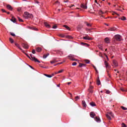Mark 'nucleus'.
Listing matches in <instances>:
<instances>
[{
	"label": "nucleus",
	"instance_id": "obj_1",
	"mask_svg": "<svg viewBox=\"0 0 127 127\" xmlns=\"http://www.w3.org/2000/svg\"><path fill=\"white\" fill-rule=\"evenodd\" d=\"M23 16L24 18L27 19L28 18H32V17H33V15H32V14H30L27 12H25Z\"/></svg>",
	"mask_w": 127,
	"mask_h": 127
},
{
	"label": "nucleus",
	"instance_id": "obj_2",
	"mask_svg": "<svg viewBox=\"0 0 127 127\" xmlns=\"http://www.w3.org/2000/svg\"><path fill=\"white\" fill-rule=\"evenodd\" d=\"M27 55V57H28V58H29V59H30L31 60H32V61H35V62H38V63H40V61H39L38 60H37V59L35 58V57H32V54L30 55V57H29V56Z\"/></svg>",
	"mask_w": 127,
	"mask_h": 127
},
{
	"label": "nucleus",
	"instance_id": "obj_3",
	"mask_svg": "<svg viewBox=\"0 0 127 127\" xmlns=\"http://www.w3.org/2000/svg\"><path fill=\"white\" fill-rule=\"evenodd\" d=\"M114 38L116 39V40H117V41H121L122 40V37L120 35H116Z\"/></svg>",
	"mask_w": 127,
	"mask_h": 127
},
{
	"label": "nucleus",
	"instance_id": "obj_4",
	"mask_svg": "<svg viewBox=\"0 0 127 127\" xmlns=\"http://www.w3.org/2000/svg\"><path fill=\"white\" fill-rule=\"evenodd\" d=\"M68 58H69L70 60H71L72 61H77L76 59H73L75 57V56L72 55H69L68 56Z\"/></svg>",
	"mask_w": 127,
	"mask_h": 127
},
{
	"label": "nucleus",
	"instance_id": "obj_5",
	"mask_svg": "<svg viewBox=\"0 0 127 127\" xmlns=\"http://www.w3.org/2000/svg\"><path fill=\"white\" fill-rule=\"evenodd\" d=\"M22 46L23 47V48H25V49H28V45L27 44L23 43L22 44Z\"/></svg>",
	"mask_w": 127,
	"mask_h": 127
},
{
	"label": "nucleus",
	"instance_id": "obj_6",
	"mask_svg": "<svg viewBox=\"0 0 127 127\" xmlns=\"http://www.w3.org/2000/svg\"><path fill=\"white\" fill-rule=\"evenodd\" d=\"M15 45L17 47H18V48H19V49H20V50H21V51H22V52H23V53H24V51H23V50H22V49H21V48H20V47L19 46V44H18L15 43Z\"/></svg>",
	"mask_w": 127,
	"mask_h": 127
},
{
	"label": "nucleus",
	"instance_id": "obj_7",
	"mask_svg": "<svg viewBox=\"0 0 127 127\" xmlns=\"http://www.w3.org/2000/svg\"><path fill=\"white\" fill-rule=\"evenodd\" d=\"M80 6L82 8H84V9H87V8H88L87 7V3H86L85 4H81Z\"/></svg>",
	"mask_w": 127,
	"mask_h": 127
},
{
	"label": "nucleus",
	"instance_id": "obj_8",
	"mask_svg": "<svg viewBox=\"0 0 127 127\" xmlns=\"http://www.w3.org/2000/svg\"><path fill=\"white\" fill-rule=\"evenodd\" d=\"M84 26H83V25H79L77 27V30H78V31H80V30H81V29H82V28Z\"/></svg>",
	"mask_w": 127,
	"mask_h": 127
},
{
	"label": "nucleus",
	"instance_id": "obj_9",
	"mask_svg": "<svg viewBox=\"0 0 127 127\" xmlns=\"http://www.w3.org/2000/svg\"><path fill=\"white\" fill-rule=\"evenodd\" d=\"M104 63L106 68H108V69H110V68H111V66L109 65V64H108V62L105 61Z\"/></svg>",
	"mask_w": 127,
	"mask_h": 127
},
{
	"label": "nucleus",
	"instance_id": "obj_10",
	"mask_svg": "<svg viewBox=\"0 0 127 127\" xmlns=\"http://www.w3.org/2000/svg\"><path fill=\"white\" fill-rule=\"evenodd\" d=\"M104 41L105 43L109 44V43H110V41H111V40H110V39L108 37H106L104 39Z\"/></svg>",
	"mask_w": 127,
	"mask_h": 127
},
{
	"label": "nucleus",
	"instance_id": "obj_11",
	"mask_svg": "<svg viewBox=\"0 0 127 127\" xmlns=\"http://www.w3.org/2000/svg\"><path fill=\"white\" fill-rule=\"evenodd\" d=\"M6 8L9 10H12V9H13L12 7L11 6V5H10L9 4H7L6 5Z\"/></svg>",
	"mask_w": 127,
	"mask_h": 127
},
{
	"label": "nucleus",
	"instance_id": "obj_12",
	"mask_svg": "<svg viewBox=\"0 0 127 127\" xmlns=\"http://www.w3.org/2000/svg\"><path fill=\"white\" fill-rule=\"evenodd\" d=\"M83 39L85 40H92V38H90L89 36H86L85 37H83Z\"/></svg>",
	"mask_w": 127,
	"mask_h": 127
},
{
	"label": "nucleus",
	"instance_id": "obj_13",
	"mask_svg": "<svg viewBox=\"0 0 127 127\" xmlns=\"http://www.w3.org/2000/svg\"><path fill=\"white\" fill-rule=\"evenodd\" d=\"M113 63L115 67H118V66L119 65L118 64V62H117V61L116 60H113Z\"/></svg>",
	"mask_w": 127,
	"mask_h": 127
},
{
	"label": "nucleus",
	"instance_id": "obj_14",
	"mask_svg": "<svg viewBox=\"0 0 127 127\" xmlns=\"http://www.w3.org/2000/svg\"><path fill=\"white\" fill-rule=\"evenodd\" d=\"M44 25L48 28H50V27H51V26H50V25H49V24L47 22H44Z\"/></svg>",
	"mask_w": 127,
	"mask_h": 127
},
{
	"label": "nucleus",
	"instance_id": "obj_15",
	"mask_svg": "<svg viewBox=\"0 0 127 127\" xmlns=\"http://www.w3.org/2000/svg\"><path fill=\"white\" fill-rule=\"evenodd\" d=\"M109 30L110 31H116V30H117V28H116L115 27H112V28H109Z\"/></svg>",
	"mask_w": 127,
	"mask_h": 127
},
{
	"label": "nucleus",
	"instance_id": "obj_16",
	"mask_svg": "<svg viewBox=\"0 0 127 127\" xmlns=\"http://www.w3.org/2000/svg\"><path fill=\"white\" fill-rule=\"evenodd\" d=\"M11 20L14 23H15V22H16V19L15 18H14V17H12V18L11 19Z\"/></svg>",
	"mask_w": 127,
	"mask_h": 127
},
{
	"label": "nucleus",
	"instance_id": "obj_17",
	"mask_svg": "<svg viewBox=\"0 0 127 127\" xmlns=\"http://www.w3.org/2000/svg\"><path fill=\"white\" fill-rule=\"evenodd\" d=\"M82 104L83 107H84L85 108H86L87 107V104H86V102H85V101H84V100L82 101Z\"/></svg>",
	"mask_w": 127,
	"mask_h": 127
},
{
	"label": "nucleus",
	"instance_id": "obj_18",
	"mask_svg": "<svg viewBox=\"0 0 127 127\" xmlns=\"http://www.w3.org/2000/svg\"><path fill=\"white\" fill-rule=\"evenodd\" d=\"M97 84L98 85H101V81H100V78L99 77L97 79Z\"/></svg>",
	"mask_w": 127,
	"mask_h": 127
},
{
	"label": "nucleus",
	"instance_id": "obj_19",
	"mask_svg": "<svg viewBox=\"0 0 127 127\" xmlns=\"http://www.w3.org/2000/svg\"><path fill=\"white\" fill-rule=\"evenodd\" d=\"M95 121H96V122H97V123H100V122H101V120L100 119V118H98L97 117H95Z\"/></svg>",
	"mask_w": 127,
	"mask_h": 127
},
{
	"label": "nucleus",
	"instance_id": "obj_20",
	"mask_svg": "<svg viewBox=\"0 0 127 127\" xmlns=\"http://www.w3.org/2000/svg\"><path fill=\"white\" fill-rule=\"evenodd\" d=\"M36 51H37V52H41L42 49L40 47H38L36 49Z\"/></svg>",
	"mask_w": 127,
	"mask_h": 127
},
{
	"label": "nucleus",
	"instance_id": "obj_21",
	"mask_svg": "<svg viewBox=\"0 0 127 127\" xmlns=\"http://www.w3.org/2000/svg\"><path fill=\"white\" fill-rule=\"evenodd\" d=\"M95 116H96V114H95V113H94V112L90 113V117H91V118H94V117H95Z\"/></svg>",
	"mask_w": 127,
	"mask_h": 127
},
{
	"label": "nucleus",
	"instance_id": "obj_22",
	"mask_svg": "<svg viewBox=\"0 0 127 127\" xmlns=\"http://www.w3.org/2000/svg\"><path fill=\"white\" fill-rule=\"evenodd\" d=\"M90 105L91 106V107H96V103H95L94 102L90 103Z\"/></svg>",
	"mask_w": 127,
	"mask_h": 127
},
{
	"label": "nucleus",
	"instance_id": "obj_23",
	"mask_svg": "<svg viewBox=\"0 0 127 127\" xmlns=\"http://www.w3.org/2000/svg\"><path fill=\"white\" fill-rule=\"evenodd\" d=\"M107 115H108L109 116H111L112 117H114V114H113L112 112H108Z\"/></svg>",
	"mask_w": 127,
	"mask_h": 127
},
{
	"label": "nucleus",
	"instance_id": "obj_24",
	"mask_svg": "<svg viewBox=\"0 0 127 127\" xmlns=\"http://www.w3.org/2000/svg\"><path fill=\"white\" fill-rule=\"evenodd\" d=\"M51 64H54V63H56V62H58V61H56V60H54L50 62Z\"/></svg>",
	"mask_w": 127,
	"mask_h": 127
},
{
	"label": "nucleus",
	"instance_id": "obj_25",
	"mask_svg": "<svg viewBox=\"0 0 127 127\" xmlns=\"http://www.w3.org/2000/svg\"><path fill=\"white\" fill-rule=\"evenodd\" d=\"M106 118H107L108 120H112V118H111L110 115H109V114H106Z\"/></svg>",
	"mask_w": 127,
	"mask_h": 127
},
{
	"label": "nucleus",
	"instance_id": "obj_26",
	"mask_svg": "<svg viewBox=\"0 0 127 127\" xmlns=\"http://www.w3.org/2000/svg\"><path fill=\"white\" fill-rule=\"evenodd\" d=\"M64 27H65L67 30H70V27H69L68 26L64 25Z\"/></svg>",
	"mask_w": 127,
	"mask_h": 127
},
{
	"label": "nucleus",
	"instance_id": "obj_27",
	"mask_svg": "<svg viewBox=\"0 0 127 127\" xmlns=\"http://www.w3.org/2000/svg\"><path fill=\"white\" fill-rule=\"evenodd\" d=\"M9 40L10 43H13V42H14V41H13V39H12V38H9Z\"/></svg>",
	"mask_w": 127,
	"mask_h": 127
},
{
	"label": "nucleus",
	"instance_id": "obj_28",
	"mask_svg": "<svg viewBox=\"0 0 127 127\" xmlns=\"http://www.w3.org/2000/svg\"><path fill=\"white\" fill-rule=\"evenodd\" d=\"M49 53H48L47 54L44 55L43 56V58L45 59L48 56H49Z\"/></svg>",
	"mask_w": 127,
	"mask_h": 127
},
{
	"label": "nucleus",
	"instance_id": "obj_29",
	"mask_svg": "<svg viewBox=\"0 0 127 127\" xmlns=\"http://www.w3.org/2000/svg\"><path fill=\"white\" fill-rule=\"evenodd\" d=\"M82 45H85V46H86L87 47H88L89 46V44H87V43H81Z\"/></svg>",
	"mask_w": 127,
	"mask_h": 127
},
{
	"label": "nucleus",
	"instance_id": "obj_30",
	"mask_svg": "<svg viewBox=\"0 0 127 127\" xmlns=\"http://www.w3.org/2000/svg\"><path fill=\"white\" fill-rule=\"evenodd\" d=\"M45 76H46V77H48V78H51L52 77V75H48L47 74H44Z\"/></svg>",
	"mask_w": 127,
	"mask_h": 127
},
{
	"label": "nucleus",
	"instance_id": "obj_31",
	"mask_svg": "<svg viewBox=\"0 0 127 127\" xmlns=\"http://www.w3.org/2000/svg\"><path fill=\"white\" fill-rule=\"evenodd\" d=\"M63 71H64L63 69H61L60 71H59L57 72H56V74H59L60 73H62V72H63Z\"/></svg>",
	"mask_w": 127,
	"mask_h": 127
},
{
	"label": "nucleus",
	"instance_id": "obj_32",
	"mask_svg": "<svg viewBox=\"0 0 127 127\" xmlns=\"http://www.w3.org/2000/svg\"><path fill=\"white\" fill-rule=\"evenodd\" d=\"M59 36H60V37H62V38L65 37V35H64V34H61Z\"/></svg>",
	"mask_w": 127,
	"mask_h": 127
},
{
	"label": "nucleus",
	"instance_id": "obj_33",
	"mask_svg": "<svg viewBox=\"0 0 127 127\" xmlns=\"http://www.w3.org/2000/svg\"><path fill=\"white\" fill-rule=\"evenodd\" d=\"M105 13L104 12H103V11L100 10L99 12V14H100V15H101V14H104Z\"/></svg>",
	"mask_w": 127,
	"mask_h": 127
},
{
	"label": "nucleus",
	"instance_id": "obj_34",
	"mask_svg": "<svg viewBox=\"0 0 127 127\" xmlns=\"http://www.w3.org/2000/svg\"><path fill=\"white\" fill-rule=\"evenodd\" d=\"M18 19L19 21H20V22H23V20L21 19L20 18V17H18Z\"/></svg>",
	"mask_w": 127,
	"mask_h": 127
},
{
	"label": "nucleus",
	"instance_id": "obj_35",
	"mask_svg": "<svg viewBox=\"0 0 127 127\" xmlns=\"http://www.w3.org/2000/svg\"><path fill=\"white\" fill-rule=\"evenodd\" d=\"M127 18H126L125 16H123L122 17H121V20H126Z\"/></svg>",
	"mask_w": 127,
	"mask_h": 127
},
{
	"label": "nucleus",
	"instance_id": "obj_36",
	"mask_svg": "<svg viewBox=\"0 0 127 127\" xmlns=\"http://www.w3.org/2000/svg\"><path fill=\"white\" fill-rule=\"evenodd\" d=\"M121 109H122L124 110V111H127V108H126V107H124V106H122V107H121Z\"/></svg>",
	"mask_w": 127,
	"mask_h": 127
},
{
	"label": "nucleus",
	"instance_id": "obj_37",
	"mask_svg": "<svg viewBox=\"0 0 127 127\" xmlns=\"http://www.w3.org/2000/svg\"><path fill=\"white\" fill-rule=\"evenodd\" d=\"M75 101H78V100L80 99V97L79 96H76V97H75Z\"/></svg>",
	"mask_w": 127,
	"mask_h": 127
},
{
	"label": "nucleus",
	"instance_id": "obj_38",
	"mask_svg": "<svg viewBox=\"0 0 127 127\" xmlns=\"http://www.w3.org/2000/svg\"><path fill=\"white\" fill-rule=\"evenodd\" d=\"M86 25H87V26H88V27H91V26H92V25H91V24L88 23L87 22H86Z\"/></svg>",
	"mask_w": 127,
	"mask_h": 127
},
{
	"label": "nucleus",
	"instance_id": "obj_39",
	"mask_svg": "<svg viewBox=\"0 0 127 127\" xmlns=\"http://www.w3.org/2000/svg\"><path fill=\"white\" fill-rule=\"evenodd\" d=\"M30 29H32L33 30H38L37 28L34 27H31Z\"/></svg>",
	"mask_w": 127,
	"mask_h": 127
},
{
	"label": "nucleus",
	"instance_id": "obj_40",
	"mask_svg": "<svg viewBox=\"0 0 127 127\" xmlns=\"http://www.w3.org/2000/svg\"><path fill=\"white\" fill-rule=\"evenodd\" d=\"M85 61V63L86 64H89V63H90V61H89V60H86Z\"/></svg>",
	"mask_w": 127,
	"mask_h": 127
},
{
	"label": "nucleus",
	"instance_id": "obj_41",
	"mask_svg": "<svg viewBox=\"0 0 127 127\" xmlns=\"http://www.w3.org/2000/svg\"><path fill=\"white\" fill-rule=\"evenodd\" d=\"M106 94H110L111 93V91H110V90H106Z\"/></svg>",
	"mask_w": 127,
	"mask_h": 127
},
{
	"label": "nucleus",
	"instance_id": "obj_42",
	"mask_svg": "<svg viewBox=\"0 0 127 127\" xmlns=\"http://www.w3.org/2000/svg\"><path fill=\"white\" fill-rule=\"evenodd\" d=\"M10 34L12 36H15V34H14L12 32H10Z\"/></svg>",
	"mask_w": 127,
	"mask_h": 127
},
{
	"label": "nucleus",
	"instance_id": "obj_43",
	"mask_svg": "<svg viewBox=\"0 0 127 127\" xmlns=\"http://www.w3.org/2000/svg\"><path fill=\"white\" fill-rule=\"evenodd\" d=\"M53 28H54V29H56V28H57V25H55L53 26Z\"/></svg>",
	"mask_w": 127,
	"mask_h": 127
},
{
	"label": "nucleus",
	"instance_id": "obj_44",
	"mask_svg": "<svg viewBox=\"0 0 127 127\" xmlns=\"http://www.w3.org/2000/svg\"><path fill=\"white\" fill-rule=\"evenodd\" d=\"M76 65H77V63H76V62H74V63L72 64V65H73V66H76Z\"/></svg>",
	"mask_w": 127,
	"mask_h": 127
},
{
	"label": "nucleus",
	"instance_id": "obj_45",
	"mask_svg": "<svg viewBox=\"0 0 127 127\" xmlns=\"http://www.w3.org/2000/svg\"><path fill=\"white\" fill-rule=\"evenodd\" d=\"M93 68H94L96 72H98V70H97V68H96V66H95V65L93 66Z\"/></svg>",
	"mask_w": 127,
	"mask_h": 127
},
{
	"label": "nucleus",
	"instance_id": "obj_46",
	"mask_svg": "<svg viewBox=\"0 0 127 127\" xmlns=\"http://www.w3.org/2000/svg\"><path fill=\"white\" fill-rule=\"evenodd\" d=\"M107 73H108V76L109 77V78H111V74H110L109 71H107Z\"/></svg>",
	"mask_w": 127,
	"mask_h": 127
},
{
	"label": "nucleus",
	"instance_id": "obj_47",
	"mask_svg": "<svg viewBox=\"0 0 127 127\" xmlns=\"http://www.w3.org/2000/svg\"><path fill=\"white\" fill-rule=\"evenodd\" d=\"M99 49H101V50L104 51V50H103V48H102L101 46H99Z\"/></svg>",
	"mask_w": 127,
	"mask_h": 127
},
{
	"label": "nucleus",
	"instance_id": "obj_48",
	"mask_svg": "<svg viewBox=\"0 0 127 127\" xmlns=\"http://www.w3.org/2000/svg\"><path fill=\"white\" fill-rule=\"evenodd\" d=\"M1 11H2V12H5V13L7 12L6 11H5V10H4V9H2Z\"/></svg>",
	"mask_w": 127,
	"mask_h": 127
},
{
	"label": "nucleus",
	"instance_id": "obj_49",
	"mask_svg": "<svg viewBox=\"0 0 127 127\" xmlns=\"http://www.w3.org/2000/svg\"><path fill=\"white\" fill-rule=\"evenodd\" d=\"M32 53H33V54H35V50H33L32 51Z\"/></svg>",
	"mask_w": 127,
	"mask_h": 127
},
{
	"label": "nucleus",
	"instance_id": "obj_50",
	"mask_svg": "<svg viewBox=\"0 0 127 127\" xmlns=\"http://www.w3.org/2000/svg\"><path fill=\"white\" fill-rule=\"evenodd\" d=\"M68 37L69 39H73V37L71 36H68Z\"/></svg>",
	"mask_w": 127,
	"mask_h": 127
},
{
	"label": "nucleus",
	"instance_id": "obj_51",
	"mask_svg": "<svg viewBox=\"0 0 127 127\" xmlns=\"http://www.w3.org/2000/svg\"><path fill=\"white\" fill-rule=\"evenodd\" d=\"M21 10V8H17V11H20Z\"/></svg>",
	"mask_w": 127,
	"mask_h": 127
},
{
	"label": "nucleus",
	"instance_id": "obj_52",
	"mask_svg": "<svg viewBox=\"0 0 127 127\" xmlns=\"http://www.w3.org/2000/svg\"><path fill=\"white\" fill-rule=\"evenodd\" d=\"M79 67H83V64H79Z\"/></svg>",
	"mask_w": 127,
	"mask_h": 127
},
{
	"label": "nucleus",
	"instance_id": "obj_53",
	"mask_svg": "<svg viewBox=\"0 0 127 127\" xmlns=\"http://www.w3.org/2000/svg\"><path fill=\"white\" fill-rule=\"evenodd\" d=\"M55 3H57L58 4H59L60 3V2H59V1H56L55 2Z\"/></svg>",
	"mask_w": 127,
	"mask_h": 127
},
{
	"label": "nucleus",
	"instance_id": "obj_54",
	"mask_svg": "<svg viewBox=\"0 0 127 127\" xmlns=\"http://www.w3.org/2000/svg\"><path fill=\"white\" fill-rule=\"evenodd\" d=\"M63 64V62L59 63L58 64V65H60V64Z\"/></svg>",
	"mask_w": 127,
	"mask_h": 127
},
{
	"label": "nucleus",
	"instance_id": "obj_55",
	"mask_svg": "<svg viewBox=\"0 0 127 127\" xmlns=\"http://www.w3.org/2000/svg\"><path fill=\"white\" fill-rule=\"evenodd\" d=\"M86 30H88V31H91V29L86 28Z\"/></svg>",
	"mask_w": 127,
	"mask_h": 127
},
{
	"label": "nucleus",
	"instance_id": "obj_56",
	"mask_svg": "<svg viewBox=\"0 0 127 127\" xmlns=\"http://www.w3.org/2000/svg\"><path fill=\"white\" fill-rule=\"evenodd\" d=\"M88 90L89 91V92H90V93H93V90H90V89H89Z\"/></svg>",
	"mask_w": 127,
	"mask_h": 127
},
{
	"label": "nucleus",
	"instance_id": "obj_57",
	"mask_svg": "<svg viewBox=\"0 0 127 127\" xmlns=\"http://www.w3.org/2000/svg\"><path fill=\"white\" fill-rule=\"evenodd\" d=\"M29 67H30V68H31L32 69H34V68H33V67H32L31 65H29Z\"/></svg>",
	"mask_w": 127,
	"mask_h": 127
},
{
	"label": "nucleus",
	"instance_id": "obj_58",
	"mask_svg": "<svg viewBox=\"0 0 127 127\" xmlns=\"http://www.w3.org/2000/svg\"><path fill=\"white\" fill-rule=\"evenodd\" d=\"M82 67H86V64H82Z\"/></svg>",
	"mask_w": 127,
	"mask_h": 127
},
{
	"label": "nucleus",
	"instance_id": "obj_59",
	"mask_svg": "<svg viewBox=\"0 0 127 127\" xmlns=\"http://www.w3.org/2000/svg\"><path fill=\"white\" fill-rule=\"evenodd\" d=\"M105 56L107 58V60H109V58H108V56H107V55H105Z\"/></svg>",
	"mask_w": 127,
	"mask_h": 127
},
{
	"label": "nucleus",
	"instance_id": "obj_60",
	"mask_svg": "<svg viewBox=\"0 0 127 127\" xmlns=\"http://www.w3.org/2000/svg\"><path fill=\"white\" fill-rule=\"evenodd\" d=\"M35 1L36 3H39V2H38V1H37V0H36Z\"/></svg>",
	"mask_w": 127,
	"mask_h": 127
},
{
	"label": "nucleus",
	"instance_id": "obj_61",
	"mask_svg": "<svg viewBox=\"0 0 127 127\" xmlns=\"http://www.w3.org/2000/svg\"><path fill=\"white\" fill-rule=\"evenodd\" d=\"M93 88H94V87L92 86H90V89H93Z\"/></svg>",
	"mask_w": 127,
	"mask_h": 127
},
{
	"label": "nucleus",
	"instance_id": "obj_62",
	"mask_svg": "<svg viewBox=\"0 0 127 127\" xmlns=\"http://www.w3.org/2000/svg\"><path fill=\"white\" fill-rule=\"evenodd\" d=\"M121 90H122L123 92H125V89H124V88H121Z\"/></svg>",
	"mask_w": 127,
	"mask_h": 127
},
{
	"label": "nucleus",
	"instance_id": "obj_63",
	"mask_svg": "<svg viewBox=\"0 0 127 127\" xmlns=\"http://www.w3.org/2000/svg\"><path fill=\"white\" fill-rule=\"evenodd\" d=\"M64 2H68V0H64Z\"/></svg>",
	"mask_w": 127,
	"mask_h": 127
},
{
	"label": "nucleus",
	"instance_id": "obj_64",
	"mask_svg": "<svg viewBox=\"0 0 127 127\" xmlns=\"http://www.w3.org/2000/svg\"><path fill=\"white\" fill-rule=\"evenodd\" d=\"M71 82H67V85H69L70 84H71Z\"/></svg>",
	"mask_w": 127,
	"mask_h": 127
}]
</instances>
